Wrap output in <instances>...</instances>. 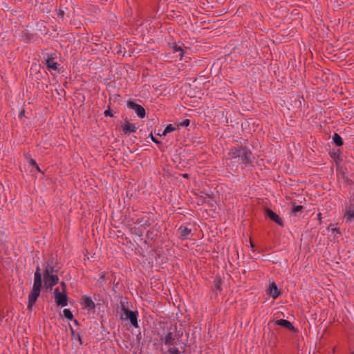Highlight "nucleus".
I'll use <instances>...</instances> for the list:
<instances>
[{
    "instance_id": "16",
    "label": "nucleus",
    "mask_w": 354,
    "mask_h": 354,
    "mask_svg": "<svg viewBox=\"0 0 354 354\" xmlns=\"http://www.w3.org/2000/svg\"><path fill=\"white\" fill-rule=\"evenodd\" d=\"M83 304L85 308L90 310L94 309L95 307V303L90 297H84L83 298Z\"/></svg>"
},
{
    "instance_id": "27",
    "label": "nucleus",
    "mask_w": 354,
    "mask_h": 354,
    "mask_svg": "<svg viewBox=\"0 0 354 354\" xmlns=\"http://www.w3.org/2000/svg\"><path fill=\"white\" fill-rule=\"evenodd\" d=\"M104 115H105L106 116H108V115H109V116H112V115H111V113L110 110H106V111H104Z\"/></svg>"
},
{
    "instance_id": "24",
    "label": "nucleus",
    "mask_w": 354,
    "mask_h": 354,
    "mask_svg": "<svg viewBox=\"0 0 354 354\" xmlns=\"http://www.w3.org/2000/svg\"><path fill=\"white\" fill-rule=\"evenodd\" d=\"M168 353H169V354H180L178 348H176L175 347H170L168 349Z\"/></svg>"
},
{
    "instance_id": "2",
    "label": "nucleus",
    "mask_w": 354,
    "mask_h": 354,
    "mask_svg": "<svg viewBox=\"0 0 354 354\" xmlns=\"http://www.w3.org/2000/svg\"><path fill=\"white\" fill-rule=\"evenodd\" d=\"M120 304V319L129 321L133 327L138 328L139 327L138 322V312L137 310L132 311L129 310L124 302H121Z\"/></svg>"
},
{
    "instance_id": "31",
    "label": "nucleus",
    "mask_w": 354,
    "mask_h": 354,
    "mask_svg": "<svg viewBox=\"0 0 354 354\" xmlns=\"http://www.w3.org/2000/svg\"><path fill=\"white\" fill-rule=\"evenodd\" d=\"M59 15L63 16L64 15V12H60Z\"/></svg>"
},
{
    "instance_id": "4",
    "label": "nucleus",
    "mask_w": 354,
    "mask_h": 354,
    "mask_svg": "<svg viewBox=\"0 0 354 354\" xmlns=\"http://www.w3.org/2000/svg\"><path fill=\"white\" fill-rule=\"evenodd\" d=\"M55 301L57 306L64 307L68 305V297L64 292H61L57 288L54 290Z\"/></svg>"
},
{
    "instance_id": "18",
    "label": "nucleus",
    "mask_w": 354,
    "mask_h": 354,
    "mask_svg": "<svg viewBox=\"0 0 354 354\" xmlns=\"http://www.w3.org/2000/svg\"><path fill=\"white\" fill-rule=\"evenodd\" d=\"M333 142L337 145V146H342L343 145V141H342V139L341 138V136L337 133H335L333 136Z\"/></svg>"
},
{
    "instance_id": "13",
    "label": "nucleus",
    "mask_w": 354,
    "mask_h": 354,
    "mask_svg": "<svg viewBox=\"0 0 354 354\" xmlns=\"http://www.w3.org/2000/svg\"><path fill=\"white\" fill-rule=\"evenodd\" d=\"M137 128L134 124H131L128 121L126 122L122 126V131L125 134H128L131 132H136Z\"/></svg>"
},
{
    "instance_id": "10",
    "label": "nucleus",
    "mask_w": 354,
    "mask_h": 354,
    "mask_svg": "<svg viewBox=\"0 0 354 354\" xmlns=\"http://www.w3.org/2000/svg\"><path fill=\"white\" fill-rule=\"evenodd\" d=\"M178 232L179 236L183 239H187L192 234V229L187 226H180L178 228Z\"/></svg>"
},
{
    "instance_id": "1",
    "label": "nucleus",
    "mask_w": 354,
    "mask_h": 354,
    "mask_svg": "<svg viewBox=\"0 0 354 354\" xmlns=\"http://www.w3.org/2000/svg\"><path fill=\"white\" fill-rule=\"evenodd\" d=\"M41 272L39 266H37L34 274V283L32 290L28 295V308L31 309L39 297L42 286Z\"/></svg>"
},
{
    "instance_id": "19",
    "label": "nucleus",
    "mask_w": 354,
    "mask_h": 354,
    "mask_svg": "<svg viewBox=\"0 0 354 354\" xmlns=\"http://www.w3.org/2000/svg\"><path fill=\"white\" fill-rule=\"evenodd\" d=\"M173 50L174 53H180L178 56L181 58L183 55V49L180 46H178L177 44H174L173 46Z\"/></svg>"
},
{
    "instance_id": "29",
    "label": "nucleus",
    "mask_w": 354,
    "mask_h": 354,
    "mask_svg": "<svg viewBox=\"0 0 354 354\" xmlns=\"http://www.w3.org/2000/svg\"><path fill=\"white\" fill-rule=\"evenodd\" d=\"M331 230L333 232H337V233H339V231L338 229H337L336 227H334V228H331Z\"/></svg>"
},
{
    "instance_id": "25",
    "label": "nucleus",
    "mask_w": 354,
    "mask_h": 354,
    "mask_svg": "<svg viewBox=\"0 0 354 354\" xmlns=\"http://www.w3.org/2000/svg\"><path fill=\"white\" fill-rule=\"evenodd\" d=\"M189 120L187 119L185 120L182 123V125L184 127H187V126H189Z\"/></svg>"
},
{
    "instance_id": "11",
    "label": "nucleus",
    "mask_w": 354,
    "mask_h": 354,
    "mask_svg": "<svg viewBox=\"0 0 354 354\" xmlns=\"http://www.w3.org/2000/svg\"><path fill=\"white\" fill-rule=\"evenodd\" d=\"M266 216L267 217H268L270 219H271L272 221L277 223V224H279L280 225H283L282 221H281V218H279V216L276 213H274L273 211H272L271 209H268L266 210Z\"/></svg>"
},
{
    "instance_id": "9",
    "label": "nucleus",
    "mask_w": 354,
    "mask_h": 354,
    "mask_svg": "<svg viewBox=\"0 0 354 354\" xmlns=\"http://www.w3.org/2000/svg\"><path fill=\"white\" fill-rule=\"evenodd\" d=\"M175 339L176 335L171 331H168L166 335L161 338V340L164 344L169 347H171L174 344Z\"/></svg>"
},
{
    "instance_id": "6",
    "label": "nucleus",
    "mask_w": 354,
    "mask_h": 354,
    "mask_svg": "<svg viewBox=\"0 0 354 354\" xmlns=\"http://www.w3.org/2000/svg\"><path fill=\"white\" fill-rule=\"evenodd\" d=\"M254 157L250 151V150L248 148L243 147L242 151H241L240 157L239 158V160H240L243 164H248L252 161Z\"/></svg>"
},
{
    "instance_id": "32",
    "label": "nucleus",
    "mask_w": 354,
    "mask_h": 354,
    "mask_svg": "<svg viewBox=\"0 0 354 354\" xmlns=\"http://www.w3.org/2000/svg\"><path fill=\"white\" fill-rule=\"evenodd\" d=\"M187 176L188 175L187 174L183 175L184 177H187Z\"/></svg>"
},
{
    "instance_id": "20",
    "label": "nucleus",
    "mask_w": 354,
    "mask_h": 354,
    "mask_svg": "<svg viewBox=\"0 0 354 354\" xmlns=\"http://www.w3.org/2000/svg\"><path fill=\"white\" fill-rule=\"evenodd\" d=\"M63 313L65 317L67 318L68 319L71 320L73 319V315L69 309H64Z\"/></svg>"
},
{
    "instance_id": "7",
    "label": "nucleus",
    "mask_w": 354,
    "mask_h": 354,
    "mask_svg": "<svg viewBox=\"0 0 354 354\" xmlns=\"http://www.w3.org/2000/svg\"><path fill=\"white\" fill-rule=\"evenodd\" d=\"M127 106L133 110L139 118H143L145 116V110L141 105L132 101H129L127 102Z\"/></svg>"
},
{
    "instance_id": "14",
    "label": "nucleus",
    "mask_w": 354,
    "mask_h": 354,
    "mask_svg": "<svg viewBox=\"0 0 354 354\" xmlns=\"http://www.w3.org/2000/svg\"><path fill=\"white\" fill-rule=\"evenodd\" d=\"M46 64L49 71H56L58 68V64L54 61L53 57H48L46 59Z\"/></svg>"
},
{
    "instance_id": "23",
    "label": "nucleus",
    "mask_w": 354,
    "mask_h": 354,
    "mask_svg": "<svg viewBox=\"0 0 354 354\" xmlns=\"http://www.w3.org/2000/svg\"><path fill=\"white\" fill-rule=\"evenodd\" d=\"M303 209V207L301 205H296V206H294L292 209V212L295 214V215H297V212H299L301 211V209Z\"/></svg>"
},
{
    "instance_id": "3",
    "label": "nucleus",
    "mask_w": 354,
    "mask_h": 354,
    "mask_svg": "<svg viewBox=\"0 0 354 354\" xmlns=\"http://www.w3.org/2000/svg\"><path fill=\"white\" fill-rule=\"evenodd\" d=\"M44 269V273H47L51 274H57L58 271L60 269L57 262L53 258L48 259L45 263L42 266Z\"/></svg>"
},
{
    "instance_id": "28",
    "label": "nucleus",
    "mask_w": 354,
    "mask_h": 354,
    "mask_svg": "<svg viewBox=\"0 0 354 354\" xmlns=\"http://www.w3.org/2000/svg\"><path fill=\"white\" fill-rule=\"evenodd\" d=\"M151 140L154 142H156V143H158V141L156 138H155L152 134H151Z\"/></svg>"
},
{
    "instance_id": "21",
    "label": "nucleus",
    "mask_w": 354,
    "mask_h": 354,
    "mask_svg": "<svg viewBox=\"0 0 354 354\" xmlns=\"http://www.w3.org/2000/svg\"><path fill=\"white\" fill-rule=\"evenodd\" d=\"M72 339L82 344L80 335L78 333L75 332L73 330H72Z\"/></svg>"
},
{
    "instance_id": "5",
    "label": "nucleus",
    "mask_w": 354,
    "mask_h": 354,
    "mask_svg": "<svg viewBox=\"0 0 354 354\" xmlns=\"http://www.w3.org/2000/svg\"><path fill=\"white\" fill-rule=\"evenodd\" d=\"M44 286L46 288L51 289L53 286L59 282V277L57 274H50L47 272V273H44Z\"/></svg>"
},
{
    "instance_id": "15",
    "label": "nucleus",
    "mask_w": 354,
    "mask_h": 354,
    "mask_svg": "<svg viewBox=\"0 0 354 354\" xmlns=\"http://www.w3.org/2000/svg\"><path fill=\"white\" fill-rule=\"evenodd\" d=\"M275 324L277 325L286 328L290 330H295V327L292 326V324L289 321H288L286 319H277L275 321Z\"/></svg>"
},
{
    "instance_id": "34",
    "label": "nucleus",
    "mask_w": 354,
    "mask_h": 354,
    "mask_svg": "<svg viewBox=\"0 0 354 354\" xmlns=\"http://www.w3.org/2000/svg\"><path fill=\"white\" fill-rule=\"evenodd\" d=\"M103 279H104V276H102V277L100 278V279H101V280H103Z\"/></svg>"
},
{
    "instance_id": "33",
    "label": "nucleus",
    "mask_w": 354,
    "mask_h": 354,
    "mask_svg": "<svg viewBox=\"0 0 354 354\" xmlns=\"http://www.w3.org/2000/svg\"><path fill=\"white\" fill-rule=\"evenodd\" d=\"M250 244H251V246L253 247V243L252 242H250Z\"/></svg>"
},
{
    "instance_id": "12",
    "label": "nucleus",
    "mask_w": 354,
    "mask_h": 354,
    "mask_svg": "<svg viewBox=\"0 0 354 354\" xmlns=\"http://www.w3.org/2000/svg\"><path fill=\"white\" fill-rule=\"evenodd\" d=\"M268 294L273 299H277L280 295V292L278 290L277 286L275 283H272L270 285L268 289Z\"/></svg>"
},
{
    "instance_id": "30",
    "label": "nucleus",
    "mask_w": 354,
    "mask_h": 354,
    "mask_svg": "<svg viewBox=\"0 0 354 354\" xmlns=\"http://www.w3.org/2000/svg\"><path fill=\"white\" fill-rule=\"evenodd\" d=\"M61 285H62V286L63 287V289H64V288H65V283H64V282H62V283H61ZM63 292H65V290H63Z\"/></svg>"
},
{
    "instance_id": "17",
    "label": "nucleus",
    "mask_w": 354,
    "mask_h": 354,
    "mask_svg": "<svg viewBox=\"0 0 354 354\" xmlns=\"http://www.w3.org/2000/svg\"><path fill=\"white\" fill-rule=\"evenodd\" d=\"M243 147L234 148L230 151V156L232 159H236L240 157L241 151H242Z\"/></svg>"
},
{
    "instance_id": "8",
    "label": "nucleus",
    "mask_w": 354,
    "mask_h": 354,
    "mask_svg": "<svg viewBox=\"0 0 354 354\" xmlns=\"http://www.w3.org/2000/svg\"><path fill=\"white\" fill-rule=\"evenodd\" d=\"M344 219L348 223L354 222V204H351L346 207Z\"/></svg>"
},
{
    "instance_id": "26",
    "label": "nucleus",
    "mask_w": 354,
    "mask_h": 354,
    "mask_svg": "<svg viewBox=\"0 0 354 354\" xmlns=\"http://www.w3.org/2000/svg\"><path fill=\"white\" fill-rule=\"evenodd\" d=\"M30 162L32 165H35L38 171L39 170L38 165L34 160H31Z\"/></svg>"
},
{
    "instance_id": "22",
    "label": "nucleus",
    "mask_w": 354,
    "mask_h": 354,
    "mask_svg": "<svg viewBox=\"0 0 354 354\" xmlns=\"http://www.w3.org/2000/svg\"><path fill=\"white\" fill-rule=\"evenodd\" d=\"M175 130V127H174L171 124H168L165 129L162 135L165 136L167 133L172 132Z\"/></svg>"
}]
</instances>
